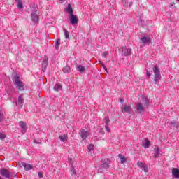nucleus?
Listing matches in <instances>:
<instances>
[{"instance_id":"c85d7f7f","label":"nucleus","mask_w":179,"mask_h":179,"mask_svg":"<svg viewBox=\"0 0 179 179\" xmlns=\"http://www.w3.org/2000/svg\"><path fill=\"white\" fill-rule=\"evenodd\" d=\"M141 169L143 171H145V173H148L149 170V168L146 165H144Z\"/></svg>"},{"instance_id":"a878e982","label":"nucleus","mask_w":179,"mask_h":179,"mask_svg":"<svg viewBox=\"0 0 179 179\" xmlns=\"http://www.w3.org/2000/svg\"><path fill=\"white\" fill-rule=\"evenodd\" d=\"M62 87V86L61 85V84H56L54 87L55 90H56V92H58V90H61V88Z\"/></svg>"},{"instance_id":"9d476101","label":"nucleus","mask_w":179,"mask_h":179,"mask_svg":"<svg viewBox=\"0 0 179 179\" xmlns=\"http://www.w3.org/2000/svg\"><path fill=\"white\" fill-rule=\"evenodd\" d=\"M31 16L32 22H34V23H38V13L37 10L32 12Z\"/></svg>"},{"instance_id":"a18cd8bd","label":"nucleus","mask_w":179,"mask_h":179,"mask_svg":"<svg viewBox=\"0 0 179 179\" xmlns=\"http://www.w3.org/2000/svg\"><path fill=\"white\" fill-rule=\"evenodd\" d=\"M34 142H35V143H37V141L34 140Z\"/></svg>"},{"instance_id":"f8f14e48","label":"nucleus","mask_w":179,"mask_h":179,"mask_svg":"<svg viewBox=\"0 0 179 179\" xmlns=\"http://www.w3.org/2000/svg\"><path fill=\"white\" fill-rule=\"evenodd\" d=\"M131 52L132 50L127 47L122 48V55H124V57H128V55H131Z\"/></svg>"},{"instance_id":"a19ab883","label":"nucleus","mask_w":179,"mask_h":179,"mask_svg":"<svg viewBox=\"0 0 179 179\" xmlns=\"http://www.w3.org/2000/svg\"><path fill=\"white\" fill-rule=\"evenodd\" d=\"M2 121V114L0 113V122Z\"/></svg>"},{"instance_id":"ea45409f","label":"nucleus","mask_w":179,"mask_h":179,"mask_svg":"<svg viewBox=\"0 0 179 179\" xmlns=\"http://www.w3.org/2000/svg\"><path fill=\"white\" fill-rule=\"evenodd\" d=\"M126 6H132V3H127Z\"/></svg>"},{"instance_id":"6e6552de","label":"nucleus","mask_w":179,"mask_h":179,"mask_svg":"<svg viewBox=\"0 0 179 179\" xmlns=\"http://www.w3.org/2000/svg\"><path fill=\"white\" fill-rule=\"evenodd\" d=\"M0 174L5 178H9L10 177V173L6 169H2L0 171Z\"/></svg>"},{"instance_id":"20e7f679","label":"nucleus","mask_w":179,"mask_h":179,"mask_svg":"<svg viewBox=\"0 0 179 179\" xmlns=\"http://www.w3.org/2000/svg\"><path fill=\"white\" fill-rule=\"evenodd\" d=\"M110 168V164H108V159H104L101 161V167L98 169V173L101 174L104 170Z\"/></svg>"},{"instance_id":"f3484780","label":"nucleus","mask_w":179,"mask_h":179,"mask_svg":"<svg viewBox=\"0 0 179 179\" xmlns=\"http://www.w3.org/2000/svg\"><path fill=\"white\" fill-rule=\"evenodd\" d=\"M122 111L131 114V108L129 106H124V108H122Z\"/></svg>"},{"instance_id":"dca6fc26","label":"nucleus","mask_w":179,"mask_h":179,"mask_svg":"<svg viewBox=\"0 0 179 179\" xmlns=\"http://www.w3.org/2000/svg\"><path fill=\"white\" fill-rule=\"evenodd\" d=\"M155 152H154V157L157 159V157H160V149H159V147H157L156 148L154 149Z\"/></svg>"},{"instance_id":"393cba45","label":"nucleus","mask_w":179,"mask_h":179,"mask_svg":"<svg viewBox=\"0 0 179 179\" xmlns=\"http://www.w3.org/2000/svg\"><path fill=\"white\" fill-rule=\"evenodd\" d=\"M17 2H18L17 6L19 9H22L23 8V3H22V0H15Z\"/></svg>"},{"instance_id":"423d86ee","label":"nucleus","mask_w":179,"mask_h":179,"mask_svg":"<svg viewBox=\"0 0 179 179\" xmlns=\"http://www.w3.org/2000/svg\"><path fill=\"white\" fill-rule=\"evenodd\" d=\"M140 40L143 45H146V44H150V43H152V39H150V37L149 36H143L140 38Z\"/></svg>"},{"instance_id":"58836bf2","label":"nucleus","mask_w":179,"mask_h":179,"mask_svg":"<svg viewBox=\"0 0 179 179\" xmlns=\"http://www.w3.org/2000/svg\"><path fill=\"white\" fill-rule=\"evenodd\" d=\"M38 176L39 178H43V173L38 172Z\"/></svg>"},{"instance_id":"c9c22d12","label":"nucleus","mask_w":179,"mask_h":179,"mask_svg":"<svg viewBox=\"0 0 179 179\" xmlns=\"http://www.w3.org/2000/svg\"><path fill=\"white\" fill-rule=\"evenodd\" d=\"M146 76L147 78H150V71L148 70H146Z\"/></svg>"},{"instance_id":"f03ea898","label":"nucleus","mask_w":179,"mask_h":179,"mask_svg":"<svg viewBox=\"0 0 179 179\" xmlns=\"http://www.w3.org/2000/svg\"><path fill=\"white\" fill-rule=\"evenodd\" d=\"M14 85L17 90H20L21 92L24 90V83L20 81V77L17 75L14 76Z\"/></svg>"},{"instance_id":"9b49d317","label":"nucleus","mask_w":179,"mask_h":179,"mask_svg":"<svg viewBox=\"0 0 179 179\" xmlns=\"http://www.w3.org/2000/svg\"><path fill=\"white\" fill-rule=\"evenodd\" d=\"M20 124V127L22 129V134H26L27 131V124H26V122H23V121H20L19 122Z\"/></svg>"},{"instance_id":"473e14b6","label":"nucleus","mask_w":179,"mask_h":179,"mask_svg":"<svg viewBox=\"0 0 179 179\" xmlns=\"http://www.w3.org/2000/svg\"><path fill=\"white\" fill-rule=\"evenodd\" d=\"M110 122V119L108 117H105V124H106V125H108Z\"/></svg>"},{"instance_id":"c756f323","label":"nucleus","mask_w":179,"mask_h":179,"mask_svg":"<svg viewBox=\"0 0 179 179\" xmlns=\"http://www.w3.org/2000/svg\"><path fill=\"white\" fill-rule=\"evenodd\" d=\"M137 166L138 167H140V169H142L145 166V164H143V163H142V162L138 161L137 162Z\"/></svg>"},{"instance_id":"49530a36","label":"nucleus","mask_w":179,"mask_h":179,"mask_svg":"<svg viewBox=\"0 0 179 179\" xmlns=\"http://www.w3.org/2000/svg\"><path fill=\"white\" fill-rule=\"evenodd\" d=\"M140 22H142V20H140Z\"/></svg>"},{"instance_id":"b1692460","label":"nucleus","mask_w":179,"mask_h":179,"mask_svg":"<svg viewBox=\"0 0 179 179\" xmlns=\"http://www.w3.org/2000/svg\"><path fill=\"white\" fill-rule=\"evenodd\" d=\"M77 69L80 72V73L85 72V67L82 65H79L77 66Z\"/></svg>"},{"instance_id":"4468645a","label":"nucleus","mask_w":179,"mask_h":179,"mask_svg":"<svg viewBox=\"0 0 179 179\" xmlns=\"http://www.w3.org/2000/svg\"><path fill=\"white\" fill-rule=\"evenodd\" d=\"M48 65V59L45 57L42 63V72H45L47 66Z\"/></svg>"},{"instance_id":"1a4fd4ad","label":"nucleus","mask_w":179,"mask_h":179,"mask_svg":"<svg viewBox=\"0 0 179 179\" xmlns=\"http://www.w3.org/2000/svg\"><path fill=\"white\" fill-rule=\"evenodd\" d=\"M70 23L72 24H78V22H79V19H78V17L73 14H71L70 15Z\"/></svg>"},{"instance_id":"37998d69","label":"nucleus","mask_w":179,"mask_h":179,"mask_svg":"<svg viewBox=\"0 0 179 179\" xmlns=\"http://www.w3.org/2000/svg\"><path fill=\"white\" fill-rule=\"evenodd\" d=\"M65 0H59V2H61L62 3V2H64Z\"/></svg>"},{"instance_id":"4be33fe9","label":"nucleus","mask_w":179,"mask_h":179,"mask_svg":"<svg viewBox=\"0 0 179 179\" xmlns=\"http://www.w3.org/2000/svg\"><path fill=\"white\" fill-rule=\"evenodd\" d=\"M144 141H145L144 148H149V146H150V141H149V140L147 138H145Z\"/></svg>"},{"instance_id":"0eeeda50","label":"nucleus","mask_w":179,"mask_h":179,"mask_svg":"<svg viewBox=\"0 0 179 179\" xmlns=\"http://www.w3.org/2000/svg\"><path fill=\"white\" fill-rule=\"evenodd\" d=\"M24 103V99L23 98V95H20L18 96V100L15 102L16 106H20V108L23 107V103Z\"/></svg>"},{"instance_id":"c03bdc74","label":"nucleus","mask_w":179,"mask_h":179,"mask_svg":"<svg viewBox=\"0 0 179 179\" xmlns=\"http://www.w3.org/2000/svg\"><path fill=\"white\" fill-rule=\"evenodd\" d=\"M123 3H127V1L125 0H122Z\"/></svg>"},{"instance_id":"39448f33","label":"nucleus","mask_w":179,"mask_h":179,"mask_svg":"<svg viewBox=\"0 0 179 179\" xmlns=\"http://www.w3.org/2000/svg\"><path fill=\"white\" fill-rule=\"evenodd\" d=\"M80 138L83 139V141H86V139H87V138L89 137V131L85 130L84 129H81L80 130Z\"/></svg>"},{"instance_id":"f257e3e1","label":"nucleus","mask_w":179,"mask_h":179,"mask_svg":"<svg viewBox=\"0 0 179 179\" xmlns=\"http://www.w3.org/2000/svg\"><path fill=\"white\" fill-rule=\"evenodd\" d=\"M141 99L142 103L138 102L136 103V111H138L139 114H143V113H145V109L149 107V105L150 104V101L148 97L142 96Z\"/></svg>"},{"instance_id":"ddd939ff","label":"nucleus","mask_w":179,"mask_h":179,"mask_svg":"<svg viewBox=\"0 0 179 179\" xmlns=\"http://www.w3.org/2000/svg\"><path fill=\"white\" fill-rule=\"evenodd\" d=\"M20 166V167H24V170H26V171H29V170H31V169H33V166L25 162H22Z\"/></svg>"},{"instance_id":"79ce46f5","label":"nucleus","mask_w":179,"mask_h":179,"mask_svg":"<svg viewBox=\"0 0 179 179\" xmlns=\"http://www.w3.org/2000/svg\"><path fill=\"white\" fill-rule=\"evenodd\" d=\"M120 103H124V99H121L120 100Z\"/></svg>"},{"instance_id":"72a5a7b5","label":"nucleus","mask_w":179,"mask_h":179,"mask_svg":"<svg viewBox=\"0 0 179 179\" xmlns=\"http://www.w3.org/2000/svg\"><path fill=\"white\" fill-rule=\"evenodd\" d=\"M6 138V136L2 133H0V139H5Z\"/></svg>"},{"instance_id":"aec40b11","label":"nucleus","mask_w":179,"mask_h":179,"mask_svg":"<svg viewBox=\"0 0 179 179\" xmlns=\"http://www.w3.org/2000/svg\"><path fill=\"white\" fill-rule=\"evenodd\" d=\"M59 138L60 141H62V142H65V141L68 140V136H66L65 134H62V135L59 136Z\"/></svg>"},{"instance_id":"cd10ccee","label":"nucleus","mask_w":179,"mask_h":179,"mask_svg":"<svg viewBox=\"0 0 179 179\" xmlns=\"http://www.w3.org/2000/svg\"><path fill=\"white\" fill-rule=\"evenodd\" d=\"M171 125L173 126L174 128H178V122H171Z\"/></svg>"},{"instance_id":"6ab92c4d","label":"nucleus","mask_w":179,"mask_h":179,"mask_svg":"<svg viewBox=\"0 0 179 179\" xmlns=\"http://www.w3.org/2000/svg\"><path fill=\"white\" fill-rule=\"evenodd\" d=\"M66 10L69 15H73V10L72 9V6L71 4H68Z\"/></svg>"},{"instance_id":"4c0bfd02","label":"nucleus","mask_w":179,"mask_h":179,"mask_svg":"<svg viewBox=\"0 0 179 179\" xmlns=\"http://www.w3.org/2000/svg\"><path fill=\"white\" fill-rule=\"evenodd\" d=\"M105 129L107 131V132H110V127H108V125L105 126Z\"/></svg>"},{"instance_id":"a211bd4d","label":"nucleus","mask_w":179,"mask_h":179,"mask_svg":"<svg viewBox=\"0 0 179 179\" xmlns=\"http://www.w3.org/2000/svg\"><path fill=\"white\" fill-rule=\"evenodd\" d=\"M118 157L120 158V163L124 164V163H127V159L122 155V154H119Z\"/></svg>"},{"instance_id":"7c9ffc66","label":"nucleus","mask_w":179,"mask_h":179,"mask_svg":"<svg viewBox=\"0 0 179 179\" xmlns=\"http://www.w3.org/2000/svg\"><path fill=\"white\" fill-rule=\"evenodd\" d=\"M99 64H101V66H102V68H103L104 71H106L107 72V66H106V65H104V64H103V62L101 61H99Z\"/></svg>"},{"instance_id":"7ed1b4c3","label":"nucleus","mask_w":179,"mask_h":179,"mask_svg":"<svg viewBox=\"0 0 179 179\" xmlns=\"http://www.w3.org/2000/svg\"><path fill=\"white\" fill-rule=\"evenodd\" d=\"M154 72V83L156 85L157 82L162 79V74H160V69L157 66H155L152 68Z\"/></svg>"},{"instance_id":"bb28decb","label":"nucleus","mask_w":179,"mask_h":179,"mask_svg":"<svg viewBox=\"0 0 179 179\" xmlns=\"http://www.w3.org/2000/svg\"><path fill=\"white\" fill-rule=\"evenodd\" d=\"M59 44H61V39H57L55 43V48L58 50V47H59Z\"/></svg>"},{"instance_id":"412c9836","label":"nucleus","mask_w":179,"mask_h":179,"mask_svg":"<svg viewBox=\"0 0 179 179\" xmlns=\"http://www.w3.org/2000/svg\"><path fill=\"white\" fill-rule=\"evenodd\" d=\"M62 71L64 73H69V72H71V67H69V66H65Z\"/></svg>"},{"instance_id":"e433bc0d","label":"nucleus","mask_w":179,"mask_h":179,"mask_svg":"<svg viewBox=\"0 0 179 179\" xmlns=\"http://www.w3.org/2000/svg\"><path fill=\"white\" fill-rule=\"evenodd\" d=\"M71 173L75 176L76 174V171L75 170V168H71Z\"/></svg>"},{"instance_id":"de8ad7c7","label":"nucleus","mask_w":179,"mask_h":179,"mask_svg":"<svg viewBox=\"0 0 179 179\" xmlns=\"http://www.w3.org/2000/svg\"><path fill=\"white\" fill-rule=\"evenodd\" d=\"M178 1L179 2V0H178Z\"/></svg>"},{"instance_id":"2f4dec72","label":"nucleus","mask_w":179,"mask_h":179,"mask_svg":"<svg viewBox=\"0 0 179 179\" xmlns=\"http://www.w3.org/2000/svg\"><path fill=\"white\" fill-rule=\"evenodd\" d=\"M93 148H94V145H93V144H90L87 145V149L88 150H90V152L93 150Z\"/></svg>"},{"instance_id":"5701e85b","label":"nucleus","mask_w":179,"mask_h":179,"mask_svg":"<svg viewBox=\"0 0 179 179\" xmlns=\"http://www.w3.org/2000/svg\"><path fill=\"white\" fill-rule=\"evenodd\" d=\"M63 31L65 36V38L68 40V38H69V31H68V29L65 28L63 29Z\"/></svg>"},{"instance_id":"f704fd0d","label":"nucleus","mask_w":179,"mask_h":179,"mask_svg":"<svg viewBox=\"0 0 179 179\" xmlns=\"http://www.w3.org/2000/svg\"><path fill=\"white\" fill-rule=\"evenodd\" d=\"M107 55H108V53L107 52V51L103 52L102 57L103 58H106V57H107Z\"/></svg>"},{"instance_id":"2eb2a0df","label":"nucleus","mask_w":179,"mask_h":179,"mask_svg":"<svg viewBox=\"0 0 179 179\" xmlns=\"http://www.w3.org/2000/svg\"><path fill=\"white\" fill-rule=\"evenodd\" d=\"M172 175L175 178H179V169L177 168H173L172 169Z\"/></svg>"}]
</instances>
